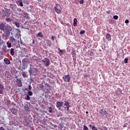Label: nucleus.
Masks as SVG:
<instances>
[{"mask_svg":"<svg viewBox=\"0 0 130 130\" xmlns=\"http://www.w3.org/2000/svg\"><path fill=\"white\" fill-rule=\"evenodd\" d=\"M59 50V54L60 55V56H62L63 55V54L64 53V50H61L60 48L58 49Z\"/></svg>","mask_w":130,"mask_h":130,"instance_id":"nucleus-16","label":"nucleus"},{"mask_svg":"<svg viewBox=\"0 0 130 130\" xmlns=\"http://www.w3.org/2000/svg\"><path fill=\"white\" fill-rule=\"evenodd\" d=\"M24 16H28V13L25 12V13H24Z\"/></svg>","mask_w":130,"mask_h":130,"instance_id":"nucleus-45","label":"nucleus"},{"mask_svg":"<svg viewBox=\"0 0 130 130\" xmlns=\"http://www.w3.org/2000/svg\"><path fill=\"white\" fill-rule=\"evenodd\" d=\"M58 127L60 129H62L63 128V125H62L61 124H59Z\"/></svg>","mask_w":130,"mask_h":130,"instance_id":"nucleus-26","label":"nucleus"},{"mask_svg":"<svg viewBox=\"0 0 130 130\" xmlns=\"http://www.w3.org/2000/svg\"><path fill=\"white\" fill-rule=\"evenodd\" d=\"M55 38V37H54V36H52V37H51V39H52V40H53V41H54Z\"/></svg>","mask_w":130,"mask_h":130,"instance_id":"nucleus-41","label":"nucleus"},{"mask_svg":"<svg viewBox=\"0 0 130 130\" xmlns=\"http://www.w3.org/2000/svg\"><path fill=\"white\" fill-rule=\"evenodd\" d=\"M44 24V25H45V22Z\"/></svg>","mask_w":130,"mask_h":130,"instance_id":"nucleus-56","label":"nucleus"},{"mask_svg":"<svg viewBox=\"0 0 130 130\" xmlns=\"http://www.w3.org/2000/svg\"><path fill=\"white\" fill-rule=\"evenodd\" d=\"M0 30H1V31H4V33H5L6 39H8V37L10 36L11 31L13 29L12 28V27L8 26L4 23H2L0 24Z\"/></svg>","mask_w":130,"mask_h":130,"instance_id":"nucleus-1","label":"nucleus"},{"mask_svg":"<svg viewBox=\"0 0 130 130\" xmlns=\"http://www.w3.org/2000/svg\"><path fill=\"white\" fill-rule=\"evenodd\" d=\"M89 127H92V125L89 124Z\"/></svg>","mask_w":130,"mask_h":130,"instance_id":"nucleus-50","label":"nucleus"},{"mask_svg":"<svg viewBox=\"0 0 130 130\" xmlns=\"http://www.w3.org/2000/svg\"><path fill=\"white\" fill-rule=\"evenodd\" d=\"M14 50H15V49L14 48H11L10 49V54L12 56H13V55H15V52L14 51Z\"/></svg>","mask_w":130,"mask_h":130,"instance_id":"nucleus-19","label":"nucleus"},{"mask_svg":"<svg viewBox=\"0 0 130 130\" xmlns=\"http://www.w3.org/2000/svg\"><path fill=\"white\" fill-rule=\"evenodd\" d=\"M4 61L6 64H11V61L8 58H5L4 59Z\"/></svg>","mask_w":130,"mask_h":130,"instance_id":"nucleus-12","label":"nucleus"},{"mask_svg":"<svg viewBox=\"0 0 130 130\" xmlns=\"http://www.w3.org/2000/svg\"><path fill=\"white\" fill-rule=\"evenodd\" d=\"M85 33V30H82L81 31H80V34L83 35Z\"/></svg>","mask_w":130,"mask_h":130,"instance_id":"nucleus-39","label":"nucleus"},{"mask_svg":"<svg viewBox=\"0 0 130 130\" xmlns=\"http://www.w3.org/2000/svg\"><path fill=\"white\" fill-rule=\"evenodd\" d=\"M15 26H16V27H17V28H19V27H20V24H19V23L18 22H15Z\"/></svg>","mask_w":130,"mask_h":130,"instance_id":"nucleus-33","label":"nucleus"},{"mask_svg":"<svg viewBox=\"0 0 130 130\" xmlns=\"http://www.w3.org/2000/svg\"><path fill=\"white\" fill-rule=\"evenodd\" d=\"M6 21L7 22H10V21H11V18H6Z\"/></svg>","mask_w":130,"mask_h":130,"instance_id":"nucleus-38","label":"nucleus"},{"mask_svg":"<svg viewBox=\"0 0 130 130\" xmlns=\"http://www.w3.org/2000/svg\"><path fill=\"white\" fill-rule=\"evenodd\" d=\"M2 12L3 16H4V17H10V16H11V13L9 12V11H8V10H3Z\"/></svg>","mask_w":130,"mask_h":130,"instance_id":"nucleus-5","label":"nucleus"},{"mask_svg":"<svg viewBox=\"0 0 130 130\" xmlns=\"http://www.w3.org/2000/svg\"><path fill=\"white\" fill-rule=\"evenodd\" d=\"M79 4H80V5H83V4H84V0H80L79 1Z\"/></svg>","mask_w":130,"mask_h":130,"instance_id":"nucleus-34","label":"nucleus"},{"mask_svg":"<svg viewBox=\"0 0 130 130\" xmlns=\"http://www.w3.org/2000/svg\"><path fill=\"white\" fill-rule=\"evenodd\" d=\"M28 90H32V86L31 85L28 86Z\"/></svg>","mask_w":130,"mask_h":130,"instance_id":"nucleus-40","label":"nucleus"},{"mask_svg":"<svg viewBox=\"0 0 130 130\" xmlns=\"http://www.w3.org/2000/svg\"><path fill=\"white\" fill-rule=\"evenodd\" d=\"M92 130H98V128H97V127L93 125V126H92Z\"/></svg>","mask_w":130,"mask_h":130,"instance_id":"nucleus-29","label":"nucleus"},{"mask_svg":"<svg viewBox=\"0 0 130 130\" xmlns=\"http://www.w3.org/2000/svg\"><path fill=\"white\" fill-rule=\"evenodd\" d=\"M16 79H18V76H16Z\"/></svg>","mask_w":130,"mask_h":130,"instance_id":"nucleus-52","label":"nucleus"},{"mask_svg":"<svg viewBox=\"0 0 130 130\" xmlns=\"http://www.w3.org/2000/svg\"><path fill=\"white\" fill-rule=\"evenodd\" d=\"M62 79L64 80V82L67 83H70V82H71V76H70V75H64L62 77Z\"/></svg>","mask_w":130,"mask_h":130,"instance_id":"nucleus-4","label":"nucleus"},{"mask_svg":"<svg viewBox=\"0 0 130 130\" xmlns=\"http://www.w3.org/2000/svg\"><path fill=\"white\" fill-rule=\"evenodd\" d=\"M86 113L87 114H88V113H89V112L86 111Z\"/></svg>","mask_w":130,"mask_h":130,"instance_id":"nucleus-51","label":"nucleus"},{"mask_svg":"<svg viewBox=\"0 0 130 130\" xmlns=\"http://www.w3.org/2000/svg\"><path fill=\"white\" fill-rule=\"evenodd\" d=\"M54 10L57 13V14H61V10L58 9V5L56 4L54 7Z\"/></svg>","mask_w":130,"mask_h":130,"instance_id":"nucleus-7","label":"nucleus"},{"mask_svg":"<svg viewBox=\"0 0 130 130\" xmlns=\"http://www.w3.org/2000/svg\"><path fill=\"white\" fill-rule=\"evenodd\" d=\"M22 76L23 78H28V76H27V73L24 71L22 72Z\"/></svg>","mask_w":130,"mask_h":130,"instance_id":"nucleus-18","label":"nucleus"},{"mask_svg":"<svg viewBox=\"0 0 130 130\" xmlns=\"http://www.w3.org/2000/svg\"><path fill=\"white\" fill-rule=\"evenodd\" d=\"M35 42V40H32V44H34Z\"/></svg>","mask_w":130,"mask_h":130,"instance_id":"nucleus-48","label":"nucleus"},{"mask_svg":"<svg viewBox=\"0 0 130 130\" xmlns=\"http://www.w3.org/2000/svg\"><path fill=\"white\" fill-rule=\"evenodd\" d=\"M128 58H125L124 59V62L125 63H127L128 62Z\"/></svg>","mask_w":130,"mask_h":130,"instance_id":"nucleus-27","label":"nucleus"},{"mask_svg":"<svg viewBox=\"0 0 130 130\" xmlns=\"http://www.w3.org/2000/svg\"><path fill=\"white\" fill-rule=\"evenodd\" d=\"M37 37H43V34L41 32H39L37 35Z\"/></svg>","mask_w":130,"mask_h":130,"instance_id":"nucleus-22","label":"nucleus"},{"mask_svg":"<svg viewBox=\"0 0 130 130\" xmlns=\"http://www.w3.org/2000/svg\"><path fill=\"white\" fill-rule=\"evenodd\" d=\"M38 2H41V0H38Z\"/></svg>","mask_w":130,"mask_h":130,"instance_id":"nucleus-53","label":"nucleus"},{"mask_svg":"<svg viewBox=\"0 0 130 130\" xmlns=\"http://www.w3.org/2000/svg\"><path fill=\"white\" fill-rule=\"evenodd\" d=\"M4 90H5V86L3 84H0V94L4 93Z\"/></svg>","mask_w":130,"mask_h":130,"instance_id":"nucleus-11","label":"nucleus"},{"mask_svg":"<svg viewBox=\"0 0 130 130\" xmlns=\"http://www.w3.org/2000/svg\"><path fill=\"white\" fill-rule=\"evenodd\" d=\"M113 19H114L115 20H117L118 19V16H117V15L114 16Z\"/></svg>","mask_w":130,"mask_h":130,"instance_id":"nucleus-31","label":"nucleus"},{"mask_svg":"<svg viewBox=\"0 0 130 130\" xmlns=\"http://www.w3.org/2000/svg\"><path fill=\"white\" fill-rule=\"evenodd\" d=\"M0 130H6V129H5V128H4V127H1Z\"/></svg>","mask_w":130,"mask_h":130,"instance_id":"nucleus-42","label":"nucleus"},{"mask_svg":"<svg viewBox=\"0 0 130 130\" xmlns=\"http://www.w3.org/2000/svg\"><path fill=\"white\" fill-rule=\"evenodd\" d=\"M28 72L29 73L30 75H31V74H33V69H32V68L30 67Z\"/></svg>","mask_w":130,"mask_h":130,"instance_id":"nucleus-25","label":"nucleus"},{"mask_svg":"<svg viewBox=\"0 0 130 130\" xmlns=\"http://www.w3.org/2000/svg\"><path fill=\"white\" fill-rule=\"evenodd\" d=\"M99 113H100V114H107V111L105 110V109H100Z\"/></svg>","mask_w":130,"mask_h":130,"instance_id":"nucleus-10","label":"nucleus"},{"mask_svg":"<svg viewBox=\"0 0 130 130\" xmlns=\"http://www.w3.org/2000/svg\"><path fill=\"white\" fill-rule=\"evenodd\" d=\"M25 90H28V89L26 88V89H25Z\"/></svg>","mask_w":130,"mask_h":130,"instance_id":"nucleus-55","label":"nucleus"},{"mask_svg":"<svg viewBox=\"0 0 130 130\" xmlns=\"http://www.w3.org/2000/svg\"><path fill=\"white\" fill-rule=\"evenodd\" d=\"M16 83L18 85V87H22V81L20 79H17L16 80Z\"/></svg>","mask_w":130,"mask_h":130,"instance_id":"nucleus-8","label":"nucleus"},{"mask_svg":"<svg viewBox=\"0 0 130 130\" xmlns=\"http://www.w3.org/2000/svg\"><path fill=\"white\" fill-rule=\"evenodd\" d=\"M3 45V42H2V39L0 38V46H2Z\"/></svg>","mask_w":130,"mask_h":130,"instance_id":"nucleus-37","label":"nucleus"},{"mask_svg":"<svg viewBox=\"0 0 130 130\" xmlns=\"http://www.w3.org/2000/svg\"><path fill=\"white\" fill-rule=\"evenodd\" d=\"M64 103L63 102L58 101L56 103V107L59 110H61V107L63 106Z\"/></svg>","mask_w":130,"mask_h":130,"instance_id":"nucleus-3","label":"nucleus"},{"mask_svg":"<svg viewBox=\"0 0 130 130\" xmlns=\"http://www.w3.org/2000/svg\"><path fill=\"white\" fill-rule=\"evenodd\" d=\"M103 128H104V130H107V127H106V126L103 127Z\"/></svg>","mask_w":130,"mask_h":130,"instance_id":"nucleus-46","label":"nucleus"},{"mask_svg":"<svg viewBox=\"0 0 130 130\" xmlns=\"http://www.w3.org/2000/svg\"><path fill=\"white\" fill-rule=\"evenodd\" d=\"M42 62H43L45 67H48L50 66V60H49L48 58H45L42 60Z\"/></svg>","mask_w":130,"mask_h":130,"instance_id":"nucleus-2","label":"nucleus"},{"mask_svg":"<svg viewBox=\"0 0 130 130\" xmlns=\"http://www.w3.org/2000/svg\"><path fill=\"white\" fill-rule=\"evenodd\" d=\"M28 94L29 96H32L33 95V92H32V91H28Z\"/></svg>","mask_w":130,"mask_h":130,"instance_id":"nucleus-32","label":"nucleus"},{"mask_svg":"<svg viewBox=\"0 0 130 130\" xmlns=\"http://www.w3.org/2000/svg\"><path fill=\"white\" fill-rule=\"evenodd\" d=\"M34 70H35L36 72H37V68H34Z\"/></svg>","mask_w":130,"mask_h":130,"instance_id":"nucleus-49","label":"nucleus"},{"mask_svg":"<svg viewBox=\"0 0 130 130\" xmlns=\"http://www.w3.org/2000/svg\"><path fill=\"white\" fill-rule=\"evenodd\" d=\"M40 88L41 89H43V88H44V86H43V85L41 84V86H40Z\"/></svg>","mask_w":130,"mask_h":130,"instance_id":"nucleus-43","label":"nucleus"},{"mask_svg":"<svg viewBox=\"0 0 130 130\" xmlns=\"http://www.w3.org/2000/svg\"><path fill=\"white\" fill-rule=\"evenodd\" d=\"M77 23H78V19H77L76 18H75L74 19L73 26H74V27H76L77 26Z\"/></svg>","mask_w":130,"mask_h":130,"instance_id":"nucleus-17","label":"nucleus"},{"mask_svg":"<svg viewBox=\"0 0 130 130\" xmlns=\"http://www.w3.org/2000/svg\"><path fill=\"white\" fill-rule=\"evenodd\" d=\"M26 69V68H25V67H23L22 68V70H25Z\"/></svg>","mask_w":130,"mask_h":130,"instance_id":"nucleus-47","label":"nucleus"},{"mask_svg":"<svg viewBox=\"0 0 130 130\" xmlns=\"http://www.w3.org/2000/svg\"><path fill=\"white\" fill-rule=\"evenodd\" d=\"M10 7L13 11H15L17 9V5L16 4H10Z\"/></svg>","mask_w":130,"mask_h":130,"instance_id":"nucleus-9","label":"nucleus"},{"mask_svg":"<svg viewBox=\"0 0 130 130\" xmlns=\"http://www.w3.org/2000/svg\"><path fill=\"white\" fill-rule=\"evenodd\" d=\"M29 109H30L29 108V107L28 106V105L24 106V110L25 111H29Z\"/></svg>","mask_w":130,"mask_h":130,"instance_id":"nucleus-23","label":"nucleus"},{"mask_svg":"<svg viewBox=\"0 0 130 130\" xmlns=\"http://www.w3.org/2000/svg\"><path fill=\"white\" fill-rule=\"evenodd\" d=\"M16 4L18 6L20 7H23V2H22V0H17L16 1Z\"/></svg>","mask_w":130,"mask_h":130,"instance_id":"nucleus-13","label":"nucleus"},{"mask_svg":"<svg viewBox=\"0 0 130 130\" xmlns=\"http://www.w3.org/2000/svg\"><path fill=\"white\" fill-rule=\"evenodd\" d=\"M106 39L107 41H111V35L109 34H107Z\"/></svg>","mask_w":130,"mask_h":130,"instance_id":"nucleus-14","label":"nucleus"},{"mask_svg":"<svg viewBox=\"0 0 130 130\" xmlns=\"http://www.w3.org/2000/svg\"><path fill=\"white\" fill-rule=\"evenodd\" d=\"M110 10H108V11H106V13H107V14H110Z\"/></svg>","mask_w":130,"mask_h":130,"instance_id":"nucleus-44","label":"nucleus"},{"mask_svg":"<svg viewBox=\"0 0 130 130\" xmlns=\"http://www.w3.org/2000/svg\"><path fill=\"white\" fill-rule=\"evenodd\" d=\"M26 99L27 100H30V96L27 95L26 97H25Z\"/></svg>","mask_w":130,"mask_h":130,"instance_id":"nucleus-35","label":"nucleus"},{"mask_svg":"<svg viewBox=\"0 0 130 130\" xmlns=\"http://www.w3.org/2000/svg\"><path fill=\"white\" fill-rule=\"evenodd\" d=\"M71 54L73 56V57H74V56H76V51L72 50V52H71Z\"/></svg>","mask_w":130,"mask_h":130,"instance_id":"nucleus-24","label":"nucleus"},{"mask_svg":"<svg viewBox=\"0 0 130 130\" xmlns=\"http://www.w3.org/2000/svg\"><path fill=\"white\" fill-rule=\"evenodd\" d=\"M10 111L12 112V114H16L17 112H18V111H17L15 108H11Z\"/></svg>","mask_w":130,"mask_h":130,"instance_id":"nucleus-15","label":"nucleus"},{"mask_svg":"<svg viewBox=\"0 0 130 130\" xmlns=\"http://www.w3.org/2000/svg\"><path fill=\"white\" fill-rule=\"evenodd\" d=\"M10 39L12 43H14V42H16V39H15V38H14L13 36H11L10 38Z\"/></svg>","mask_w":130,"mask_h":130,"instance_id":"nucleus-20","label":"nucleus"},{"mask_svg":"<svg viewBox=\"0 0 130 130\" xmlns=\"http://www.w3.org/2000/svg\"><path fill=\"white\" fill-rule=\"evenodd\" d=\"M123 127H125V126H123Z\"/></svg>","mask_w":130,"mask_h":130,"instance_id":"nucleus-54","label":"nucleus"},{"mask_svg":"<svg viewBox=\"0 0 130 130\" xmlns=\"http://www.w3.org/2000/svg\"><path fill=\"white\" fill-rule=\"evenodd\" d=\"M64 106H66L64 108L67 109V110H69L70 107H71V105H70V103L68 101H65L64 103L63 104Z\"/></svg>","mask_w":130,"mask_h":130,"instance_id":"nucleus-6","label":"nucleus"},{"mask_svg":"<svg viewBox=\"0 0 130 130\" xmlns=\"http://www.w3.org/2000/svg\"><path fill=\"white\" fill-rule=\"evenodd\" d=\"M7 47H8V48H11V47H12V43H10L9 41L7 42Z\"/></svg>","mask_w":130,"mask_h":130,"instance_id":"nucleus-21","label":"nucleus"},{"mask_svg":"<svg viewBox=\"0 0 130 130\" xmlns=\"http://www.w3.org/2000/svg\"><path fill=\"white\" fill-rule=\"evenodd\" d=\"M23 122L24 125H29V122L27 121L26 120L24 121Z\"/></svg>","mask_w":130,"mask_h":130,"instance_id":"nucleus-28","label":"nucleus"},{"mask_svg":"<svg viewBox=\"0 0 130 130\" xmlns=\"http://www.w3.org/2000/svg\"><path fill=\"white\" fill-rule=\"evenodd\" d=\"M48 111L50 112V113H51V112H52V108L49 107L48 109Z\"/></svg>","mask_w":130,"mask_h":130,"instance_id":"nucleus-30","label":"nucleus"},{"mask_svg":"<svg viewBox=\"0 0 130 130\" xmlns=\"http://www.w3.org/2000/svg\"><path fill=\"white\" fill-rule=\"evenodd\" d=\"M125 23L126 24H128V23H129V20H128V19H126V20H125Z\"/></svg>","mask_w":130,"mask_h":130,"instance_id":"nucleus-36","label":"nucleus"}]
</instances>
